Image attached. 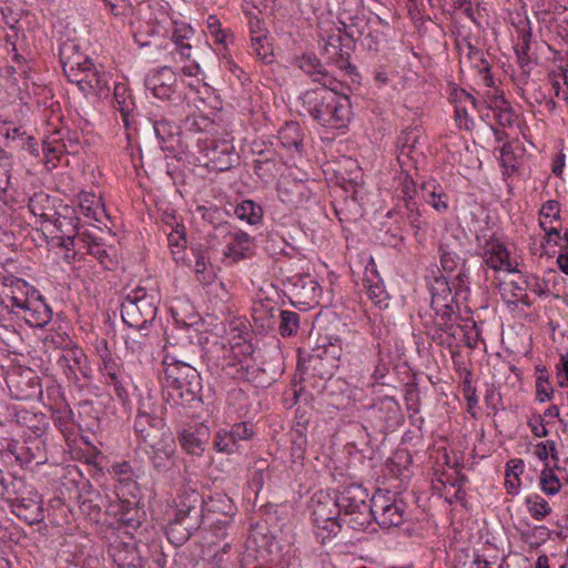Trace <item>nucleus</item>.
<instances>
[{"label":"nucleus","instance_id":"nucleus-60","mask_svg":"<svg viewBox=\"0 0 568 568\" xmlns=\"http://www.w3.org/2000/svg\"><path fill=\"white\" fill-rule=\"evenodd\" d=\"M212 126L210 119L203 115H191L185 119V128L189 131L201 132Z\"/></svg>","mask_w":568,"mask_h":568},{"label":"nucleus","instance_id":"nucleus-16","mask_svg":"<svg viewBox=\"0 0 568 568\" xmlns=\"http://www.w3.org/2000/svg\"><path fill=\"white\" fill-rule=\"evenodd\" d=\"M435 313V325L438 331L446 333L449 337L457 338L459 333H464V327L455 323V311L452 303H442L436 297L430 303Z\"/></svg>","mask_w":568,"mask_h":568},{"label":"nucleus","instance_id":"nucleus-46","mask_svg":"<svg viewBox=\"0 0 568 568\" xmlns=\"http://www.w3.org/2000/svg\"><path fill=\"white\" fill-rule=\"evenodd\" d=\"M1 493L0 496L2 498L9 500H17L20 497L19 490L24 486V483L21 478L10 476L8 478H2L0 481Z\"/></svg>","mask_w":568,"mask_h":568},{"label":"nucleus","instance_id":"nucleus-57","mask_svg":"<svg viewBox=\"0 0 568 568\" xmlns=\"http://www.w3.org/2000/svg\"><path fill=\"white\" fill-rule=\"evenodd\" d=\"M468 284H469V272L466 268V262L463 260L462 267H460L458 274L452 281V286H453V290L455 291V294L457 295L463 292H467Z\"/></svg>","mask_w":568,"mask_h":568},{"label":"nucleus","instance_id":"nucleus-64","mask_svg":"<svg viewBox=\"0 0 568 568\" xmlns=\"http://www.w3.org/2000/svg\"><path fill=\"white\" fill-rule=\"evenodd\" d=\"M193 34V30L190 27L183 26L180 28H176L172 33V41L174 42L175 47L178 48L181 44L186 43L185 40H187Z\"/></svg>","mask_w":568,"mask_h":568},{"label":"nucleus","instance_id":"nucleus-22","mask_svg":"<svg viewBox=\"0 0 568 568\" xmlns=\"http://www.w3.org/2000/svg\"><path fill=\"white\" fill-rule=\"evenodd\" d=\"M483 258L485 264L494 271L506 270L510 273L517 271L511 266L507 248L498 241H489L486 243Z\"/></svg>","mask_w":568,"mask_h":568},{"label":"nucleus","instance_id":"nucleus-21","mask_svg":"<svg viewBox=\"0 0 568 568\" xmlns=\"http://www.w3.org/2000/svg\"><path fill=\"white\" fill-rule=\"evenodd\" d=\"M0 133L8 140V146L39 155L36 139L29 135L22 126H10L3 123V126H0Z\"/></svg>","mask_w":568,"mask_h":568},{"label":"nucleus","instance_id":"nucleus-3","mask_svg":"<svg viewBox=\"0 0 568 568\" xmlns=\"http://www.w3.org/2000/svg\"><path fill=\"white\" fill-rule=\"evenodd\" d=\"M60 60L68 81L83 94H100L108 90L106 73L99 71L89 57L78 52L77 45L65 43L60 49Z\"/></svg>","mask_w":568,"mask_h":568},{"label":"nucleus","instance_id":"nucleus-63","mask_svg":"<svg viewBox=\"0 0 568 568\" xmlns=\"http://www.w3.org/2000/svg\"><path fill=\"white\" fill-rule=\"evenodd\" d=\"M557 377L560 387L568 386V355L561 356L560 363L557 365Z\"/></svg>","mask_w":568,"mask_h":568},{"label":"nucleus","instance_id":"nucleus-36","mask_svg":"<svg viewBox=\"0 0 568 568\" xmlns=\"http://www.w3.org/2000/svg\"><path fill=\"white\" fill-rule=\"evenodd\" d=\"M79 211L85 217L100 221L99 213L102 212V207L94 194L84 192L79 195Z\"/></svg>","mask_w":568,"mask_h":568},{"label":"nucleus","instance_id":"nucleus-9","mask_svg":"<svg viewBox=\"0 0 568 568\" xmlns=\"http://www.w3.org/2000/svg\"><path fill=\"white\" fill-rule=\"evenodd\" d=\"M144 85L160 100L175 102L182 99V94L178 90V77L169 67L149 73L144 80Z\"/></svg>","mask_w":568,"mask_h":568},{"label":"nucleus","instance_id":"nucleus-62","mask_svg":"<svg viewBox=\"0 0 568 568\" xmlns=\"http://www.w3.org/2000/svg\"><path fill=\"white\" fill-rule=\"evenodd\" d=\"M87 251L90 255L94 256L101 263L108 257V253L103 245L99 243L97 240H91L87 245Z\"/></svg>","mask_w":568,"mask_h":568},{"label":"nucleus","instance_id":"nucleus-29","mask_svg":"<svg viewBox=\"0 0 568 568\" xmlns=\"http://www.w3.org/2000/svg\"><path fill=\"white\" fill-rule=\"evenodd\" d=\"M375 520L373 503L342 516V523L354 530H365Z\"/></svg>","mask_w":568,"mask_h":568},{"label":"nucleus","instance_id":"nucleus-42","mask_svg":"<svg viewBox=\"0 0 568 568\" xmlns=\"http://www.w3.org/2000/svg\"><path fill=\"white\" fill-rule=\"evenodd\" d=\"M452 291V281L444 275L435 277L430 285L432 302L438 297L442 303H453Z\"/></svg>","mask_w":568,"mask_h":568},{"label":"nucleus","instance_id":"nucleus-47","mask_svg":"<svg viewBox=\"0 0 568 568\" xmlns=\"http://www.w3.org/2000/svg\"><path fill=\"white\" fill-rule=\"evenodd\" d=\"M79 219L67 215H61L55 219L54 226L60 233V236L79 235Z\"/></svg>","mask_w":568,"mask_h":568},{"label":"nucleus","instance_id":"nucleus-12","mask_svg":"<svg viewBox=\"0 0 568 568\" xmlns=\"http://www.w3.org/2000/svg\"><path fill=\"white\" fill-rule=\"evenodd\" d=\"M374 516L381 528L388 529L399 526L404 520L405 504L403 500H395L385 495L374 496Z\"/></svg>","mask_w":568,"mask_h":568},{"label":"nucleus","instance_id":"nucleus-19","mask_svg":"<svg viewBox=\"0 0 568 568\" xmlns=\"http://www.w3.org/2000/svg\"><path fill=\"white\" fill-rule=\"evenodd\" d=\"M163 422L161 418L152 416L149 413H139L134 420V429L136 435L148 445H153L162 436H166L162 432Z\"/></svg>","mask_w":568,"mask_h":568},{"label":"nucleus","instance_id":"nucleus-10","mask_svg":"<svg viewBox=\"0 0 568 568\" xmlns=\"http://www.w3.org/2000/svg\"><path fill=\"white\" fill-rule=\"evenodd\" d=\"M293 304L311 308L320 303L322 288L311 274H296L288 280Z\"/></svg>","mask_w":568,"mask_h":568},{"label":"nucleus","instance_id":"nucleus-38","mask_svg":"<svg viewBox=\"0 0 568 568\" xmlns=\"http://www.w3.org/2000/svg\"><path fill=\"white\" fill-rule=\"evenodd\" d=\"M194 272L196 280L204 285L212 284L216 276L213 265L202 252L195 258Z\"/></svg>","mask_w":568,"mask_h":568},{"label":"nucleus","instance_id":"nucleus-51","mask_svg":"<svg viewBox=\"0 0 568 568\" xmlns=\"http://www.w3.org/2000/svg\"><path fill=\"white\" fill-rule=\"evenodd\" d=\"M540 486L542 491L548 495H556L561 488L558 477L548 468L540 474Z\"/></svg>","mask_w":568,"mask_h":568},{"label":"nucleus","instance_id":"nucleus-5","mask_svg":"<svg viewBox=\"0 0 568 568\" xmlns=\"http://www.w3.org/2000/svg\"><path fill=\"white\" fill-rule=\"evenodd\" d=\"M310 508L312 510L315 535L322 542L341 531L342 514L335 495L317 491L311 499Z\"/></svg>","mask_w":568,"mask_h":568},{"label":"nucleus","instance_id":"nucleus-35","mask_svg":"<svg viewBox=\"0 0 568 568\" xmlns=\"http://www.w3.org/2000/svg\"><path fill=\"white\" fill-rule=\"evenodd\" d=\"M130 501L120 499L116 494H111L105 515L113 517L118 521L126 523L130 520L128 514L130 511Z\"/></svg>","mask_w":568,"mask_h":568},{"label":"nucleus","instance_id":"nucleus-27","mask_svg":"<svg viewBox=\"0 0 568 568\" xmlns=\"http://www.w3.org/2000/svg\"><path fill=\"white\" fill-rule=\"evenodd\" d=\"M283 148L301 153L303 150L304 133L297 122H286L277 133Z\"/></svg>","mask_w":568,"mask_h":568},{"label":"nucleus","instance_id":"nucleus-40","mask_svg":"<svg viewBox=\"0 0 568 568\" xmlns=\"http://www.w3.org/2000/svg\"><path fill=\"white\" fill-rule=\"evenodd\" d=\"M138 333L129 335L125 339L126 349L134 355H146L152 349V342L146 334Z\"/></svg>","mask_w":568,"mask_h":568},{"label":"nucleus","instance_id":"nucleus-44","mask_svg":"<svg viewBox=\"0 0 568 568\" xmlns=\"http://www.w3.org/2000/svg\"><path fill=\"white\" fill-rule=\"evenodd\" d=\"M280 334L283 337L292 336L297 333L300 327V314L293 311H281L280 312Z\"/></svg>","mask_w":568,"mask_h":568},{"label":"nucleus","instance_id":"nucleus-25","mask_svg":"<svg viewBox=\"0 0 568 568\" xmlns=\"http://www.w3.org/2000/svg\"><path fill=\"white\" fill-rule=\"evenodd\" d=\"M21 315L30 326L43 327L52 320V310L39 297L30 301L28 308H24Z\"/></svg>","mask_w":568,"mask_h":568},{"label":"nucleus","instance_id":"nucleus-23","mask_svg":"<svg viewBox=\"0 0 568 568\" xmlns=\"http://www.w3.org/2000/svg\"><path fill=\"white\" fill-rule=\"evenodd\" d=\"M58 365L63 369L69 381H80V375L87 376L85 355L81 349H70L61 355Z\"/></svg>","mask_w":568,"mask_h":568},{"label":"nucleus","instance_id":"nucleus-55","mask_svg":"<svg viewBox=\"0 0 568 568\" xmlns=\"http://www.w3.org/2000/svg\"><path fill=\"white\" fill-rule=\"evenodd\" d=\"M320 353L324 354L333 364L337 367L339 365V359L342 356V346L341 339L335 338L334 342H329L328 344H324L322 346H317Z\"/></svg>","mask_w":568,"mask_h":568},{"label":"nucleus","instance_id":"nucleus-24","mask_svg":"<svg viewBox=\"0 0 568 568\" xmlns=\"http://www.w3.org/2000/svg\"><path fill=\"white\" fill-rule=\"evenodd\" d=\"M376 418L384 423L387 428L397 427L402 420L403 415L399 404L393 397H382L373 406Z\"/></svg>","mask_w":568,"mask_h":568},{"label":"nucleus","instance_id":"nucleus-18","mask_svg":"<svg viewBox=\"0 0 568 568\" xmlns=\"http://www.w3.org/2000/svg\"><path fill=\"white\" fill-rule=\"evenodd\" d=\"M110 496L111 493L105 488L89 490L80 503L81 513L93 521L102 520V515H105Z\"/></svg>","mask_w":568,"mask_h":568},{"label":"nucleus","instance_id":"nucleus-52","mask_svg":"<svg viewBox=\"0 0 568 568\" xmlns=\"http://www.w3.org/2000/svg\"><path fill=\"white\" fill-rule=\"evenodd\" d=\"M500 162L508 174L517 170V156L511 142H505L500 149Z\"/></svg>","mask_w":568,"mask_h":568},{"label":"nucleus","instance_id":"nucleus-48","mask_svg":"<svg viewBox=\"0 0 568 568\" xmlns=\"http://www.w3.org/2000/svg\"><path fill=\"white\" fill-rule=\"evenodd\" d=\"M404 206L406 210L407 221L409 222L410 226L415 229V235H417L418 230L422 229L423 222L420 220V212L418 210L415 197H405Z\"/></svg>","mask_w":568,"mask_h":568},{"label":"nucleus","instance_id":"nucleus-17","mask_svg":"<svg viewBox=\"0 0 568 568\" xmlns=\"http://www.w3.org/2000/svg\"><path fill=\"white\" fill-rule=\"evenodd\" d=\"M278 196L287 205L301 207L312 200L313 192L306 183L290 180L281 183Z\"/></svg>","mask_w":568,"mask_h":568},{"label":"nucleus","instance_id":"nucleus-61","mask_svg":"<svg viewBox=\"0 0 568 568\" xmlns=\"http://www.w3.org/2000/svg\"><path fill=\"white\" fill-rule=\"evenodd\" d=\"M72 418L73 412L68 405L53 412L54 423L60 427H64L65 429H69V424L71 423Z\"/></svg>","mask_w":568,"mask_h":568},{"label":"nucleus","instance_id":"nucleus-26","mask_svg":"<svg viewBox=\"0 0 568 568\" xmlns=\"http://www.w3.org/2000/svg\"><path fill=\"white\" fill-rule=\"evenodd\" d=\"M324 51L339 70L352 73L355 69L349 62V54L342 49V36L334 33L327 37L324 44Z\"/></svg>","mask_w":568,"mask_h":568},{"label":"nucleus","instance_id":"nucleus-32","mask_svg":"<svg viewBox=\"0 0 568 568\" xmlns=\"http://www.w3.org/2000/svg\"><path fill=\"white\" fill-rule=\"evenodd\" d=\"M234 214L241 221L256 225L262 222L263 209L252 200H244L235 206Z\"/></svg>","mask_w":568,"mask_h":568},{"label":"nucleus","instance_id":"nucleus-15","mask_svg":"<svg viewBox=\"0 0 568 568\" xmlns=\"http://www.w3.org/2000/svg\"><path fill=\"white\" fill-rule=\"evenodd\" d=\"M338 507L341 508L342 516L361 508L362 506L369 505L367 501V490L358 484L351 483L342 486L335 494Z\"/></svg>","mask_w":568,"mask_h":568},{"label":"nucleus","instance_id":"nucleus-20","mask_svg":"<svg viewBox=\"0 0 568 568\" xmlns=\"http://www.w3.org/2000/svg\"><path fill=\"white\" fill-rule=\"evenodd\" d=\"M149 447L151 448L150 458L153 467L158 471H166L173 465V456L175 453V442L173 437L170 434L162 436Z\"/></svg>","mask_w":568,"mask_h":568},{"label":"nucleus","instance_id":"nucleus-56","mask_svg":"<svg viewBox=\"0 0 568 568\" xmlns=\"http://www.w3.org/2000/svg\"><path fill=\"white\" fill-rule=\"evenodd\" d=\"M229 432L239 447L240 442L251 439L253 435V426L246 422H242L233 425Z\"/></svg>","mask_w":568,"mask_h":568},{"label":"nucleus","instance_id":"nucleus-33","mask_svg":"<svg viewBox=\"0 0 568 568\" xmlns=\"http://www.w3.org/2000/svg\"><path fill=\"white\" fill-rule=\"evenodd\" d=\"M419 131L417 129H408L402 132L397 140L399 149L398 161L404 164L405 159H410L418 143Z\"/></svg>","mask_w":568,"mask_h":568},{"label":"nucleus","instance_id":"nucleus-28","mask_svg":"<svg viewBox=\"0 0 568 568\" xmlns=\"http://www.w3.org/2000/svg\"><path fill=\"white\" fill-rule=\"evenodd\" d=\"M200 513L195 507L190 506L185 511L179 510L176 520L169 525L168 534L171 535L180 527H183L186 532L180 538V541L186 540L191 531L196 529Z\"/></svg>","mask_w":568,"mask_h":568},{"label":"nucleus","instance_id":"nucleus-30","mask_svg":"<svg viewBox=\"0 0 568 568\" xmlns=\"http://www.w3.org/2000/svg\"><path fill=\"white\" fill-rule=\"evenodd\" d=\"M28 287L23 280H12L9 286L11 294L8 295L9 304L7 308L16 314L21 315L24 308H28L30 300L24 296V290Z\"/></svg>","mask_w":568,"mask_h":568},{"label":"nucleus","instance_id":"nucleus-13","mask_svg":"<svg viewBox=\"0 0 568 568\" xmlns=\"http://www.w3.org/2000/svg\"><path fill=\"white\" fill-rule=\"evenodd\" d=\"M179 440L187 454L201 456L210 440V428L204 424L185 427L179 432Z\"/></svg>","mask_w":568,"mask_h":568},{"label":"nucleus","instance_id":"nucleus-59","mask_svg":"<svg viewBox=\"0 0 568 568\" xmlns=\"http://www.w3.org/2000/svg\"><path fill=\"white\" fill-rule=\"evenodd\" d=\"M104 4L114 17H125L132 11V4L128 0H109Z\"/></svg>","mask_w":568,"mask_h":568},{"label":"nucleus","instance_id":"nucleus-49","mask_svg":"<svg viewBox=\"0 0 568 568\" xmlns=\"http://www.w3.org/2000/svg\"><path fill=\"white\" fill-rule=\"evenodd\" d=\"M439 252L440 265L445 272L450 273L455 271L459 264L462 265L463 261L460 257L456 253L449 251L447 244L442 243L439 245Z\"/></svg>","mask_w":568,"mask_h":568},{"label":"nucleus","instance_id":"nucleus-37","mask_svg":"<svg viewBox=\"0 0 568 568\" xmlns=\"http://www.w3.org/2000/svg\"><path fill=\"white\" fill-rule=\"evenodd\" d=\"M168 243L171 250L173 260L179 261L182 258V253L186 246V239L184 233V226L176 224L168 234Z\"/></svg>","mask_w":568,"mask_h":568},{"label":"nucleus","instance_id":"nucleus-41","mask_svg":"<svg viewBox=\"0 0 568 568\" xmlns=\"http://www.w3.org/2000/svg\"><path fill=\"white\" fill-rule=\"evenodd\" d=\"M112 475L119 481V484L124 485L129 488V493L133 494V489L135 488V475L128 462H123L120 464H115L112 466Z\"/></svg>","mask_w":568,"mask_h":568},{"label":"nucleus","instance_id":"nucleus-54","mask_svg":"<svg viewBox=\"0 0 568 568\" xmlns=\"http://www.w3.org/2000/svg\"><path fill=\"white\" fill-rule=\"evenodd\" d=\"M153 129L156 138L165 143L175 134L176 126L168 120H159L153 123Z\"/></svg>","mask_w":568,"mask_h":568},{"label":"nucleus","instance_id":"nucleus-45","mask_svg":"<svg viewBox=\"0 0 568 568\" xmlns=\"http://www.w3.org/2000/svg\"><path fill=\"white\" fill-rule=\"evenodd\" d=\"M526 504L531 517L536 520H541L551 513L548 503L538 495L527 497Z\"/></svg>","mask_w":568,"mask_h":568},{"label":"nucleus","instance_id":"nucleus-14","mask_svg":"<svg viewBox=\"0 0 568 568\" xmlns=\"http://www.w3.org/2000/svg\"><path fill=\"white\" fill-rule=\"evenodd\" d=\"M293 65L321 85H333L337 83L336 79L331 75L314 53H303L296 57L293 61Z\"/></svg>","mask_w":568,"mask_h":568},{"label":"nucleus","instance_id":"nucleus-58","mask_svg":"<svg viewBox=\"0 0 568 568\" xmlns=\"http://www.w3.org/2000/svg\"><path fill=\"white\" fill-rule=\"evenodd\" d=\"M535 455L541 460L546 462L550 456L552 459H558L556 443L554 440L541 442L536 445Z\"/></svg>","mask_w":568,"mask_h":568},{"label":"nucleus","instance_id":"nucleus-8","mask_svg":"<svg viewBox=\"0 0 568 568\" xmlns=\"http://www.w3.org/2000/svg\"><path fill=\"white\" fill-rule=\"evenodd\" d=\"M197 148L201 154V158L197 160L203 162L204 166L213 171H226L239 161L232 142L225 139H199Z\"/></svg>","mask_w":568,"mask_h":568},{"label":"nucleus","instance_id":"nucleus-2","mask_svg":"<svg viewBox=\"0 0 568 568\" xmlns=\"http://www.w3.org/2000/svg\"><path fill=\"white\" fill-rule=\"evenodd\" d=\"M164 387L166 389L168 402L174 405L191 407L194 403H200L202 392V378L199 372L187 363L169 356L163 361Z\"/></svg>","mask_w":568,"mask_h":568},{"label":"nucleus","instance_id":"nucleus-4","mask_svg":"<svg viewBox=\"0 0 568 568\" xmlns=\"http://www.w3.org/2000/svg\"><path fill=\"white\" fill-rule=\"evenodd\" d=\"M159 297L144 287L131 290L121 303V316L123 322L136 329H146L158 314Z\"/></svg>","mask_w":568,"mask_h":568},{"label":"nucleus","instance_id":"nucleus-39","mask_svg":"<svg viewBox=\"0 0 568 568\" xmlns=\"http://www.w3.org/2000/svg\"><path fill=\"white\" fill-rule=\"evenodd\" d=\"M530 41H531L530 30L523 31V32H520V34L518 37V42L515 45L517 62L524 71H526V69L529 67V64L531 62V59L529 57Z\"/></svg>","mask_w":568,"mask_h":568},{"label":"nucleus","instance_id":"nucleus-31","mask_svg":"<svg viewBox=\"0 0 568 568\" xmlns=\"http://www.w3.org/2000/svg\"><path fill=\"white\" fill-rule=\"evenodd\" d=\"M423 200L432 205L436 211L444 212L447 210V195L442 186L435 181L425 182L420 186Z\"/></svg>","mask_w":568,"mask_h":568},{"label":"nucleus","instance_id":"nucleus-34","mask_svg":"<svg viewBox=\"0 0 568 568\" xmlns=\"http://www.w3.org/2000/svg\"><path fill=\"white\" fill-rule=\"evenodd\" d=\"M125 88L116 85L114 88V109L121 113L122 122L125 128L130 126L134 102L131 98H125Z\"/></svg>","mask_w":568,"mask_h":568},{"label":"nucleus","instance_id":"nucleus-11","mask_svg":"<svg viewBox=\"0 0 568 568\" xmlns=\"http://www.w3.org/2000/svg\"><path fill=\"white\" fill-rule=\"evenodd\" d=\"M338 367L333 364L324 354L320 353L317 347L307 354V357L300 355L297 369L301 379L306 382L313 377L320 379H329Z\"/></svg>","mask_w":568,"mask_h":568},{"label":"nucleus","instance_id":"nucleus-50","mask_svg":"<svg viewBox=\"0 0 568 568\" xmlns=\"http://www.w3.org/2000/svg\"><path fill=\"white\" fill-rule=\"evenodd\" d=\"M11 156L0 159V200L4 199L11 184Z\"/></svg>","mask_w":568,"mask_h":568},{"label":"nucleus","instance_id":"nucleus-6","mask_svg":"<svg viewBox=\"0 0 568 568\" xmlns=\"http://www.w3.org/2000/svg\"><path fill=\"white\" fill-rule=\"evenodd\" d=\"M212 239L224 245L223 255L237 263L252 254L253 237L229 222L214 226Z\"/></svg>","mask_w":568,"mask_h":568},{"label":"nucleus","instance_id":"nucleus-43","mask_svg":"<svg viewBox=\"0 0 568 568\" xmlns=\"http://www.w3.org/2000/svg\"><path fill=\"white\" fill-rule=\"evenodd\" d=\"M213 448L217 453L223 454H234L239 450L237 445L233 440L229 429L221 428L219 429L213 437Z\"/></svg>","mask_w":568,"mask_h":568},{"label":"nucleus","instance_id":"nucleus-7","mask_svg":"<svg viewBox=\"0 0 568 568\" xmlns=\"http://www.w3.org/2000/svg\"><path fill=\"white\" fill-rule=\"evenodd\" d=\"M232 356L224 359L223 363H215L221 366L223 372L234 379H244L248 382H257V377L262 369L258 367L253 357V346L246 342L237 343L230 348Z\"/></svg>","mask_w":568,"mask_h":568},{"label":"nucleus","instance_id":"nucleus-1","mask_svg":"<svg viewBox=\"0 0 568 568\" xmlns=\"http://www.w3.org/2000/svg\"><path fill=\"white\" fill-rule=\"evenodd\" d=\"M304 110L322 126L344 129L351 120V102L339 94L335 84L320 85L301 95Z\"/></svg>","mask_w":568,"mask_h":568},{"label":"nucleus","instance_id":"nucleus-53","mask_svg":"<svg viewBox=\"0 0 568 568\" xmlns=\"http://www.w3.org/2000/svg\"><path fill=\"white\" fill-rule=\"evenodd\" d=\"M16 501H18L17 508L19 510H22V509L30 510L31 515L33 516L32 519L33 520L39 519L42 508L40 505L41 500H40V497L38 494H32V497H29V498L20 496L19 499H17Z\"/></svg>","mask_w":568,"mask_h":568}]
</instances>
